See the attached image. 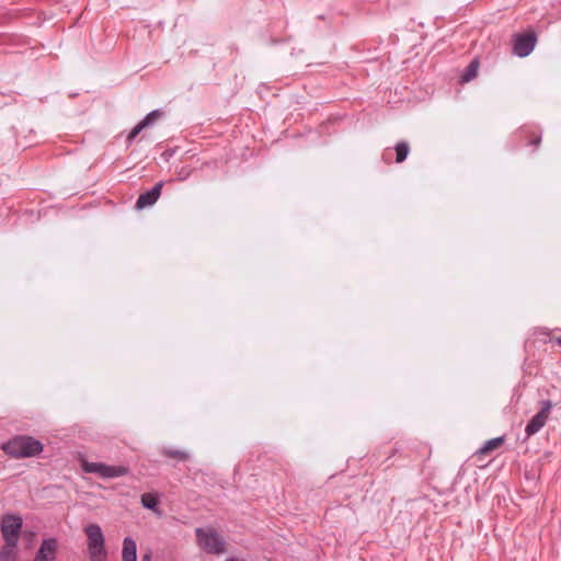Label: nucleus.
I'll list each match as a JSON object with an SVG mask.
<instances>
[{
  "label": "nucleus",
  "instance_id": "f257e3e1",
  "mask_svg": "<svg viewBox=\"0 0 561 561\" xmlns=\"http://www.w3.org/2000/svg\"><path fill=\"white\" fill-rule=\"evenodd\" d=\"M43 448L44 446L38 439L28 435H16L1 446L4 454L15 459L37 456Z\"/></svg>",
  "mask_w": 561,
  "mask_h": 561
},
{
  "label": "nucleus",
  "instance_id": "f03ea898",
  "mask_svg": "<svg viewBox=\"0 0 561 561\" xmlns=\"http://www.w3.org/2000/svg\"><path fill=\"white\" fill-rule=\"evenodd\" d=\"M87 548L90 561H107L105 538L98 524H89L84 527Z\"/></svg>",
  "mask_w": 561,
  "mask_h": 561
},
{
  "label": "nucleus",
  "instance_id": "7ed1b4c3",
  "mask_svg": "<svg viewBox=\"0 0 561 561\" xmlns=\"http://www.w3.org/2000/svg\"><path fill=\"white\" fill-rule=\"evenodd\" d=\"M23 525V519L18 514H5L1 518V535L5 545L16 547Z\"/></svg>",
  "mask_w": 561,
  "mask_h": 561
},
{
  "label": "nucleus",
  "instance_id": "20e7f679",
  "mask_svg": "<svg viewBox=\"0 0 561 561\" xmlns=\"http://www.w3.org/2000/svg\"><path fill=\"white\" fill-rule=\"evenodd\" d=\"M195 535L199 547L207 553L220 554L225 551V542L214 529L197 528Z\"/></svg>",
  "mask_w": 561,
  "mask_h": 561
},
{
  "label": "nucleus",
  "instance_id": "39448f33",
  "mask_svg": "<svg viewBox=\"0 0 561 561\" xmlns=\"http://www.w3.org/2000/svg\"><path fill=\"white\" fill-rule=\"evenodd\" d=\"M82 469L87 473H96L104 479L123 477L129 473L127 466H110L103 462L83 461Z\"/></svg>",
  "mask_w": 561,
  "mask_h": 561
},
{
  "label": "nucleus",
  "instance_id": "423d86ee",
  "mask_svg": "<svg viewBox=\"0 0 561 561\" xmlns=\"http://www.w3.org/2000/svg\"><path fill=\"white\" fill-rule=\"evenodd\" d=\"M540 404V411L537 414H535L526 425L525 432L527 434V437H530L538 433L546 425L549 419L550 411L552 409L551 401L542 400Z\"/></svg>",
  "mask_w": 561,
  "mask_h": 561
},
{
  "label": "nucleus",
  "instance_id": "0eeeda50",
  "mask_svg": "<svg viewBox=\"0 0 561 561\" xmlns=\"http://www.w3.org/2000/svg\"><path fill=\"white\" fill-rule=\"evenodd\" d=\"M536 36L534 33L517 34L514 38L513 51L519 57L528 56L535 48Z\"/></svg>",
  "mask_w": 561,
  "mask_h": 561
},
{
  "label": "nucleus",
  "instance_id": "6e6552de",
  "mask_svg": "<svg viewBox=\"0 0 561 561\" xmlns=\"http://www.w3.org/2000/svg\"><path fill=\"white\" fill-rule=\"evenodd\" d=\"M58 549L56 538L44 539L33 561H55Z\"/></svg>",
  "mask_w": 561,
  "mask_h": 561
},
{
  "label": "nucleus",
  "instance_id": "1a4fd4ad",
  "mask_svg": "<svg viewBox=\"0 0 561 561\" xmlns=\"http://www.w3.org/2000/svg\"><path fill=\"white\" fill-rule=\"evenodd\" d=\"M162 186L163 183L159 182L152 187L151 191L141 194L136 202V207L138 209H142L145 207L152 206L159 199Z\"/></svg>",
  "mask_w": 561,
  "mask_h": 561
},
{
  "label": "nucleus",
  "instance_id": "9d476101",
  "mask_svg": "<svg viewBox=\"0 0 561 561\" xmlns=\"http://www.w3.org/2000/svg\"><path fill=\"white\" fill-rule=\"evenodd\" d=\"M161 116L159 111L150 112L141 122H139L129 133L128 140L131 141L145 127Z\"/></svg>",
  "mask_w": 561,
  "mask_h": 561
},
{
  "label": "nucleus",
  "instance_id": "9b49d317",
  "mask_svg": "<svg viewBox=\"0 0 561 561\" xmlns=\"http://www.w3.org/2000/svg\"><path fill=\"white\" fill-rule=\"evenodd\" d=\"M136 542L130 537H126L123 541L122 561H136L137 560Z\"/></svg>",
  "mask_w": 561,
  "mask_h": 561
},
{
  "label": "nucleus",
  "instance_id": "f8f14e48",
  "mask_svg": "<svg viewBox=\"0 0 561 561\" xmlns=\"http://www.w3.org/2000/svg\"><path fill=\"white\" fill-rule=\"evenodd\" d=\"M141 504L145 508L159 513V496L156 493L147 492L141 495Z\"/></svg>",
  "mask_w": 561,
  "mask_h": 561
},
{
  "label": "nucleus",
  "instance_id": "ddd939ff",
  "mask_svg": "<svg viewBox=\"0 0 561 561\" xmlns=\"http://www.w3.org/2000/svg\"><path fill=\"white\" fill-rule=\"evenodd\" d=\"M504 443V436L495 437L488 440L478 451V455H485L499 447H501Z\"/></svg>",
  "mask_w": 561,
  "mask_h": 561
},
{
  "label": "nucleus",
  "instance_id": "4468645a",
  "mask_svg": "<svg viewBox=\"0 0 561 561\" xmlns=\"http://www.w3.org/2000/svg\"><path fill=\"white\" fill-rule=\"evenodd\" d=\"M161 455L167 458L176 459L179 461H186L190 459V455L186 451L183 450H176L172 448H162Z\"/></svg>",
  "mask_w": 561,
  "mask_h": 561
},
{
  "label": "nucleus",
  "instance_id": "2eb2a0df",
  "mask_svg": "<svg viewBox=\"0 0 561 561\" xmlns=\"http://www.w3.org/2000/svg\"><path fill=\"white\" fill-rule=\"evenodd\" d=\"M396 162L401 163L403 162L410 151L409 145L405 141H400L396 145Z\"/></svg>",
  "mask_w": 561,
  "mask_h": 561
},
{
  "label": "nucleus",
  "instance_id": "dca6fc26",
  "mask_svg": "<svg viewBox=\"0 0 561 561\" xmlns=\"http://www.w3.org/2000/svg\"><path fill=\"white\" fill-rule=\"evenodd\" d=\"M478 69H479V61L474 59L468 65L467 70H466L465 75L462 76V81L469 82L470 80L476 78L478 75Z\"/></svg>",
  "mask_w": 561,
  "mask_h": 561
},
{
  "label": "nucleus",
  "instance_id": "f3484780",
  "mask_svg": "<svg viewBox=\"0 0 561 561\" xmlns=\"http://www.w3.org/2000/svg\"><path fill=\"white\" fill-rule=\"evenodd\" d=\"M541 141V137L539 135H533L531 138L529 139V142L528 145H534V146H538Z\"/></svg>",
  "mask_w": 561,
  "mask_h": 561
},
{
  "label": "nucleus",
  "instance_id": "a211bd4d",
  "mask_svg": "<svg viewBox=\"0 0 561 561\" xmlns=\"http://www.w3.org/2000/svg\"><path fill=\"white\" fill-rule=\"evenodd\" d=\"M141 561H151L150 554H145L141 559Z\"/></svg>",
  "mask_w": 561,
  "mask_h": 561
},
{
  "label": "nucleus",
  "instance_id": "6ab92c4d",
  "mask_svg": "<svg viewBox=\"0 0 561 561\" xmlns=\"http://www.w3.org/2000/svg\"><path fill=\"white\" fill-rule=\"evenodd\" d=\"M397 453H398V449H397V448H393V449L391 450V454H390V456L388 457V459H389V458H391V457H393Z\"/></svg>",
  "mask_w": 561,
  "mask_h": 561
},
{
  "label": "nucleus",
  "instance_id": "aec40b11",
  "mask_svg": "<svg viewBox=\"0 0 561 561\" xmlns=\"http://www.w3.org/2000/svg\"><path fill=\"white\" fill-rule=\"evenodd\" d=\"M556 343L561 346V336L554 339Z\"/></svg>",
  "mask_w": 561,
  "mask_h": 561
}]
</instances>
